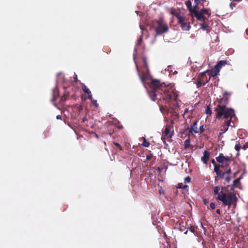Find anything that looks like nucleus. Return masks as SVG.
Segmentation results:
<instances>
[{
    "label": "nucleus",
    "mask_w": 248,
    "mask_h": 248,
    "mask_svg": "<svg viewBox=\"0 0 248 248\" xmlns=\"http://www.w3.org/2000/svg\"><path fill=\"white\" fill-rule=\"evenodd\" d=\"M150 87V97L153 101H156L160 110L165 107H171V100L173 101L172 108L176 109L178 108L180 101L178 99V93L175 89L167 87L164 83H161L157 79H153Z\"/></svg>",
    "instance_id": "obj_1"
},
{
    "label": "nucleus",
    "mask_w": 248,
    "mask_h": 248,
    "mask_svg": "<svg viewBox=\"0 0 248 248\" xmlns=\"http://www.w3.org/2000/svg\"><path fill=\"white\" fill-rule=\"evenodd\" d=\"M214 194L217 195L216 200L222 202V205L227 206L228 209H230L231 206L235 208L236 206L238 199L233 193H226L224 192L227 190L225 187L216 186L213 187Z\"/></svg>",
    "instance_id": "obj_2"
},
{
    "label": "nucleus",
    "mask_w": 248,
    "mask_h": 248,
    "mask_svg": "<svg viewBox=\"0 0 248 248\" xmlns=\"http://www.w3.org/2000/svg\"><path fill=\"white\" fill-rule=\"evenodd\" d=\"M216 112V118H218L223 117L225 119V121H229L233 124V119H235L234 111L231 108H220V109H215Z\"/></svg>",
    "instance_id": "obj_3"
},
{
    "label": "nucleus",
    "mask_w": 248,
    "mask_h": 248,
    "mask_svg": "<svg viewBox=\"0 0 248 248\" xmlns=\"http://www.w3.org/2000/svg\"><path fill=\"white\" fill-rule=\"evenodd\" d=\"M152 26L155 28L157 35L166 33L169 31L167 24L162 18H160L158 20H153Z\"/></svg>",
    "instance_id": "obj_4"
},
{
    "label": "nucleus",
    "mask_w": 248,
    "mask_h": 248,
    "mask_svg": "<svg viewBox=\"0 0 248 248\" xmlns=\"http://www.w3.org/2000/svg\"><path fill=\"white\" fill-rule=\"evenodd\" d=\"M178 22L180 25L182 29L184 31H188L190 28V21L192 20V18L190 19L188 18V16H176ZM193 17V16H191Z\"/></svg>",
    "instance_id": "obj_5"
},
{
    "label": "nucleus",
    "mask_w": 248,
    "mask_h": 248,
    "mask_svg": "<svg viewBox=\"0 0 248 248\" xmlns=\"http://www.w3.org/2000/svg\"><path fill=\"white\" fill-rule=\"evenodd\" d=\"M174 133L173 127L170 125H166L164 131L163 133V135L161 137V140L163 141L164 144H167L166 143V139L169 138L171 140L172 136Z\"/></svg>",
    "instance_id": "obj_6"
},
{
    "label": "nucleus",
    "mask_w": 248,
    "mask_h": 248,
    "mask_svg": "<svg viewBox=\"0 0 248 248\" xmlns=\"http://www.w3.org/2000/svg\"><path fill=\"white\" fill-rule=\"evenodd\" d=\"M228 93L225 92L223 97L218 100V104L215 109H220V108H227L226 105L228 102Z\"/></svg>",
    "instance_id": "obj_7"
},
{
    "label": "nucleus",
    "mask_w": 248,
    "mask_h": 248,
    "mask_svg": "<svg viewBox=\"0 0 248 248\" xmlns=\"http://www.w3.org/2000/svg\"><path fill=\"white\" fill-rule=\"evenodd\" d=\"M205 3H202V6L201 7L200 9L196 11L194 16H204V15L210 16L211 14V10L209 8H205Z\"/></svg>",
    "instance_id": "obj_8"
},
{
    "label": "nucleus",
    "mask_w": 248,
    "mask_h": 248,
    "mask_svg": "<svg viewBox=\"0 0 248 248\" xmlns=\"http://www.w3.org/2000/svg\"><path fill=\"white\" fill-rule=\"evenodd\" d=\"M185 4L189 12L191 14V16H193L192 14L194 15L195 13H196V11L199 9L197 6H194L193 7L192 6L191 2L189 0L186 1Z\"/></svg>",
    "instance_id": "obj_9"
},
{
    "label": "nucleus",
    "mask_w": 248,
    "mask_h": 248,
    "mask_svg": "<svg viewBox=\"0 0 248 248\" xmlns=\"http://www.w3.org/2000/svg\"><path fill=\"white\" fill-rule=\"evenodd\" d=\"M229 126L232 127L234 126V124H232L229 121H225L224 124L220 127L219 135L223 134L227 131Z\"/></svg>",
    "instance_id": "obj_10"
},
{
    "label": "nucleus",
    "mask_w": 248,
    "mask_h": 248,
    "mask_svg": "<svg viewBox=\"0 0 248 248\" xmlns=\"http://www.w3.org/2000/svg\"><path fill=\"white\" fill-rule=\"evenodd\" d=\"M197 20L199 21L203 22L201 23V28L203 30H208L207 28L209 27L208 24L206 22V16H195Z\"/></svg>",
    "instance_id": "obj_11"
},
{
    "label": "nucleus",
    "mask_w": 248,
    "mask_h": 248,
    "mask_svg": "<svg viewBox=\"0 0 248 248\" xmlns=\"http://www.w3.org/2000/svg\"><path fill=\"white\" fill-rule=\"evenodd\" d=\"M231 172V169L230 168L225 172H222L221 170H220L217 172V173H216L217 176L215 177V181H218L219 179H222L224 177L226 174H229Z\"/></svg>",
    "instance_id": "obj_12"
},
{
    "label": "nucleus",
    "mask_w": 248,
    "mask_h": 248,
    "mask_svg": "<svg viewBox=\"0 0 248 248\" xmlns=\"http://www.w3.org/2000/svg\"><path fill=\"white\" fill-rule=\"evenodd\" d=\"M219 71L218 70L215 69L214 71L212 70H207L204 72H202V75L207 74L209 77L211 78V77L213 78H217V76L219 73Z\"/></svg>",
    "instance_id": "obj_13"
},
{
    "label": "nucleus",
    "mask_w": 248,
    "mask_h": 248,
    "mask_svg": "<svg viewBox=\"0 0 248 248\" xmlns=\"http://www.w3.org/2000/svg\"><path fill=\"white\" fill-rule=\"evenodd\" d=\"M198 78L202 83V84L205 85L210 79L209 77H207L206 74L202 75V73L199 76Z\"/></svg>",
    "instance_id": "obj_14"
},
{
    "label": "nucleus",
    "mask_w": 248,
    "mask_h": 248,
    "mask_svg": "<svg viewBox=\"0 0 248 248\" xmlns=\"http://www.w3.org/2000/svg\"><path fill=\"white\" fill-rule=\"evenodd\" d=\"M210 157V152L205 150L203 153V155L202 157V161L205 164L207 163V162L209 159Z\"/></svg>",
    "instance_id": "obj_15"
},
{
    "label": "nucleus",
    "mask_w": 248,
    "mask_h": 248,
    "mask_svg": "<svg viewBox=\"0 0 248 248\" xmlns=\"http://www.w3.org/2000/svg\"><path fill=\"white\" fill-rule=\"evenodd\" d=\"M227 63V61L226 60H221L218 62L217 63L215 66V69L218 70L220 71V69L222 66H225Z\"/></svg>",
    "instance_id": "obj_16"
},
{
    "label": "nucleus",
    "mask_w": 248,
    "mask_h": 248,
    "mask_svg": "<svg viewBox=\"0 0 248 248\" xmlns=\"http://www.w3.org/2000/svg\"><path fill=\"white\" fill-rule=\"evenodd\" d=\"M189 132L190 133H198L199 132L197 127V121H195L191 126Z\"/></svg>",
    "instance_id": "obj_17"
},
{
    "label": "nucleus",
    "mask_w": 248,
    "mask_h": 248,
    "mask_svg": "<svg viewBox=\"0 0 248 248\" xmlns=\"http://www.w3.org/2000/svg\"><path fill=\"white\" fill-rule=\"evenodd\" d=\"M194 6H197L200 9L201 7L202 6V3H206L207 5L208 4V2L206 0H194Z\"/></svg>",
    "instance_id": "obj_18"
},
{
    "label": "nucleus",
    "mask_w": 248,
    "mask_h": 248,
    "mask_svg": "<svg viewBox=\"0 0 248 248\" xmlns=\"http://www.w3.org/2000/svg\"><path fill=\"white\" fill-rule=\"evenodd\" d=\"M224 158V156L222 154H220L219 156L216 157V158L217 161L220 163H225Z\"/></svg>",
    "instance_id": "obj_19"
},
{
    "label": "nucleus",
    "mask_w": 248,
    "mask_h": 248,
    "mask_svg": "<svg viewBox=\"0 0 248 248\" xmlns=\"http://www.w3.org/2000/svg\"><path fill=\"white\" fill-rule=\"evenodd\" d=\"M81 88L83 91L87 93V94H90L91 93L90 90L88 88V87L83 83H81Z\"/></svg>",
    "instance_id": "obj_20"
},
{
    "label": "nucleus",
    "mask_w": 248,
    "mask_h": 248,
    "mask_svg": "<svg viewBox=\"0 0 248 248\" xmlns=\"http://www.w3.org/2000/svg\"><path fill=\"white\" fill-rule=\"evenodd\" d=\"M240 178L236 179L233 181V184L232 185L231 189H234L235 187H236L238 184H240Z\"/></svg>",
    "instance_id": "obj_21"
},
{
    "label": "nucleus",
    "mask_w": 248,
    "mask_h": 248,
    "mask_svg": "<svg viewBox=\"0 0 248 248\" xmlns=\"http://www.w3.org/2000/svg\"><path fill=\"white\" fill-rule=\"evenodd\" d=\"M190 138L188 137V139H186L184 142V148L185 149H186L190 147Z\"/></svg>",
    "instance_id": "obj_22"
},
{
    "label": "nucleus",
    "mask_w": 248,
    "mask_h": 248,
    "mask_svg": "<svg viewBox=\"0 0 248 248\" xmlns=\"http://www.w3.org/2000/svg\"><path fill=\"white\" fill-rule=\"evenodd\" d=\"M68 96L69 94L68 93H64V94L62 96L61 98V103H63V102H64L67 99Z\"/></svg>",
    "instance_id": "obj_23"
},
{
    "label": "nucleus",
    "mask_w": 248,
    "mask_h": 248,
    "mask_svg": "<svg viewBox=\"0 0 248 248\" xmlns=\"http://www.w3.org/2000/svg\"><path fill=\"white\" fill-rule=\"evenodd\" d=\"M136 68H137V72H138V75H139V76L141 81H142V82H143L145 80V77L142 76L140 75V71H139V68H138V66L137 65H136Z\"/></svg>",
    "instance_id": "obj_24"
},
{
    "label": "nucleus",
    "mask_w": 248,
    "mask_h": 248,
    "mask_svg": "<svg viewBox=\"0 0 248 248\" xmlns=\"http://www.w3.org/2000/svg\"><path fill=\"white\" fill-rule=\"evenodd\" d=\"M223 165H219V164H216V165L215 166V168H214V171L216 172V173H217L218 171H220V167H223Z\"/></svg>",
    "instance_id": "obj_25"
},
{
    "label": "nucleus",
    "mask_w": 248,
    "mask_h": 248,
    "mask_svg": "<svg viewBox=\"0 0 248 248\" xmlns=\"http://www.w3.org/2000/svg\"><path fill=\"white\" fill-rule=\"evenodd\" d=\"M205 85L202 84V83L200 80V79L198 78H197V82L196 83V86L198 88H200L202 86H204Z\"/></svg>",
    "instance_id": "obj_26"
},
{
    "label": "nucleus",
    "mask_w": 248,
    "mask_h": 248,
    "mask_svg": "<svg viewBox=\"0 0 248 248\" xmlns=\"http://www.w3.org/2000/svg\"><path fill=\"white\" fill-rule=\"evenodd\" d=\"M142 145L145 147H148L150 145V143L148 141H147L145 138H144L143 142L142 143Z\"/></svg>",
    "instance_id": "obj_27"
},
{
    "label": "nucleus",
    "mask_w": 248,
    "mask_h": 248,
    "mask_svg": "<svg viewBox=\"0 0 248 248\" xmlns=\"http://www.w3.org/2000/svg\"><path fill=\"white\" fill-rule=\"evenodd\" d=\"M188 186L186 185H184L183 183H179L178 184L177 188H182V189H186L187 188Z\"/></svg>",
    "instance_id": "obj_28"
},
{
    "label": "nucleus",
    "mask_w": 248,
    "mask_h": 248,
    "mask_svg": "<svg viewBox=\"0 0 248 248\" xmlns=\"http://www.w3.org/2000/svg\"><path fill=\"white\" fill-rule=\"evenodd\" d=\"M113 144L119 150L122 151L123 150V147L121 146V145L119 143L114 142Z\"/></svg>",
    "instance_id": "obj_29"
},
{
    "label": "nucleus",
    "mask_w": 248,
    "mask_h": 248,
    "mask_svg": "<svg viewBox=\"0 0 248 248\" xmlns=\"http://www.w3.org/2000/svg\"><path fill=\"white\" fill-rule=\"evenodd\" d=\"M206 114L210 115L212 114V110L209 107H207L206 110Z\"/></svg>",
    "instance_id": "obj_30"
},
{
    "label": "nucleus",
    "mask_w": 248,
    "mask_h": 248,
    "mask_svg": "<svg viewBox=\"0 0 248 248\" xmlns=\"http://www.w3.org/2000/svg\"><path fill=\"white\" fill-rule=\"evenodd\" d=\"M224 162L226 165H228V164L227 163L228 162L230 161L231 160L230 157L229 156H224Z\"/></svg>",
    "instance_id": "obj_31"
},
{
    "label": "nucleus",
    "mask_w": 248,
    "mask_h": 248,
    "mask_svg": "<svg viewBox=\"0 0 248 248\" xmlns=\"http://www.w3.org/2000/svg\"><path fill=\"white\" fill-rule=\"evenodd\" d=\"M248 149V141L246 142L242 147V149L243 150H246Z\"/></svg>",
    "instance_id": "obj_32"
},
{
    "label": "nucleus",
    "mask_w": 248,
    "mask_h": 248,
    "mask_svg": "<svg viewBox=\"0 0 248 248\" xmlns=\"http://www.w3.org/2000/svg\"><path fill=\"white\" fill-rule=\"evenodd\" d=\"M242 147L240 144H236L235 146V150L237 151H239V150H240V149L241 148L242 149Z\"/></svg>",
    "instance_id": "obj_33"
},
{
    "label": "nucleus",
    "mask_w": 248,
    "mask_h": 248,
    "mask_svg": "<svg viewBox=\"0 0 248 248\" xmlns=\"http://www.w3.org/2000/svg\"><path fill=\"white\" fill-rule=\"evenodd\" d=\"M153 155L152 154H149L146 155V159L148 160H150L153 157Z\"/></svg>",
    "instance_id": "obj_34"
},
{
    "label": "nucleus",
    "mask_w": 248,
    "mask_h": 248,
    "mask_svg": "<svg viewBox=\"0 0 248 248\" xmlns=\"http://www.w3.org/2000/svg\"><path fill=\"white\" fill-rule=\"evenodd\" d=\"M190 180L191 178H190V177L187 176L185 179L184 182L185 183H188L190 182Z\"/></svg>",
    "instance_id": "obj_35"
},
{
    "label": "nucleus",
    "mask_w": 248,
    "mask_h": 248,
    "mask_svg": "<svg viewBox=\"0 0 248 248\" xmlns=\"http://www.w3.org/2000/svg\"><path fill=\"white\" fill-rule=\"evenodd\" d=\"M205 130V129H204V125H202L201 126H200V132L202 133H203Z\"/></svg>",
    "instance_id": "obj_36"
},
{
    "label": "nucleus",
    "mask_w": 248,
    "mask_h": 248,
    "mask_svg": "<svg viewBox=\"0 0 248 248\" xmlns=\"http://www.w3.org/2000/svg\"><path fill=\"white\" fill-rule=\"evenodd\" d=\"M210 206L212 209H215L216 208V204L214 202H211L210 203Z\"/></svg>",
    "instance_id": "obj_37"
},
{
    "label": "nucleus",
    "mask_w": 248,
    "mask_h": 248,
    "mask_svg": "<svg viewBox=\"0 0 248 248\" xmlns=\"http://www.w3.org/2000/svg\"><path fill=\"white\" fill-rule=\"evenodd\" d=\"M92 103L93 104V105L95 107H98V103H97V101L95 100H92Z\"/></svg>",
    "instance_id": "obj_38"
},
{
    "label": "nucleus",
    "mask_w": 248,
    "mask_h": 248,
    "mask_svg": "<svg viewBox=\"0 0 248 248\" xmlns=\"http://www.w3.org/2000/svg\"><path fill=\"white\" fill-rule=\"evenodd\" d=\"M225 180L226 181V182L228 183H229L231 181V178L229 175L226 176L225 177Z\"/></svg>",
    "instance_id": "obj_39"
},
{
    "label": "nucleus",
    "mask_w": 248,
    "mask_h": 248,
    "mask_svg": "<svg viewBox=\"0 0 248 248\" xmlns=\"http://www.w3.org/2000/svg\"><path fill=\"white\" fill-rule=\"evenodd\" d=\"M88 94V98L89 99H90L91 101H92V100H93V99L92 95L91 93L90 94Z\"/></svg>",
    "instance_id": "obj_40"
},
{
    "label": "nucleus",
    "mask_w": 248,
    "mask_h": 248,
    "mask_svg": "<svg viewBox=\"0 0 248 248\" xmlns=\"http://www.w3.org/2000/svg\"><path fill=\"white\" fill-rule=\"evenodd\" d=\"M56 119L58 120H62V116L61 115H58L56 116Z\"/></svg>",
    "instance_id": "obj_41"
},
{
    "label": "nucleus",
    "mask_w": 248,
    "mask_h": 248,
    "mask_svg": "<svg viewBox=\"0 0 248 248\" xmlns=\"http://www.w3.org/2000/svg\"><path fill=\"white\" fill-rule=\"evenodd\" d=\"M203 202H204V203L205 204H207L208 203V202H209L208 200L206 199H203Z\"/></svg>",
    "instance_id": "obj_42"
},
{
    "label": "nucleus",
    "mask_w": 248,
    "mask_h": 248,
    "mask_svg": "<svg viewBox=\"0 0 248 248\" xmlns=\"http://www.w3.org/2000/svg\"><path fill=\"white\" fill-rule=\"evenodd\" d=\"M142 36H140V38L138 40V44L140 45V42L142 41Z\"/></svg>",
    "instance_id": "obj_43"
},
{
    "label": "nucleus",
    "mask_w": 248,
    "mask_h": 248,
    "mask_svg": "<svg viewBox=\"0 0 248 248\" xmlns=\"http://www.w3.org/2000/svg\"><path fill=\"white\" fill-rule=\"evenodd\" d=\"M211 162H212V163L213 164H214V166H215V165H216V164H217L216 163V161H215V159H213L211 160Z\"/></svg>",
    "instance_id": "obj_44"
},
{
    "label": "nucleus",
    "mask_w": 248,
    "mask_h": 248,
    "mask_svg": "<svg viewBox=\"0 0 248 248\" xmlns=\"http://www.w3.org/2000/svg\"><path fill=\"white\" fill-rule=\"evenodd\" d=\"M216 213H217V214H220V209H217L216 210Z\"/></svg>",
    "instance_id": "obj_45"
},
{
    "label": "nucleus",
    "mask_w": 248,
    "mask_h": 248,
    "mask_svg": "<svg viewBox=\"0 0 248 248\" xmlns=\"http://www.w3.org/2000/svg\"><path fill=\"white\" fill-rule=\"evenodd\" d=\"M74 80L75 81H77L78 80L77 76L76 75H75V76L74 77Z\"/></svg>",
    "instance_id": "obj_46"
},
{
    "label": "nucleus",
    "mask_w": 248,
    "mask_h": 248,
    "mask_svg": "<svg viewBox=\"0 0 248 248\" xmlns=\"http://www.w3.org/2000/svg\"><path fill=\"white\" fill-rule=\"evenodd\" d=\"M188 110L187 109H186L184 112V114L186 113L187 112Z\"/></svg>",
    "instance_id": "obj_47"
},
{
    "label": "nucleus",
    "mask_w": 248,
    "mask_h": 248,
    "mask_svg": "<svg viewBox=\"0 0 248 248\" xmlns=\"http://www.w3.org/2000/svg\"><path fill=\"white\" fill-rule=\"evenodd\" d=\"M246 33H247V34L248 35V29H247V30H246Z\"/></svg>",
    "instance_id": "obj_48"
},
{
    "label": "nucleus",
    "mask_w": 248,
    "mask_h": 248,
    "mask_svg": "<svg viewBox=\"0 0 248 248\" xmlns=\"http://www.w3.org/2000/svg\"><path fill=\"white\" fill-rule=\"evenodd\" d=\"M187 231H186V232H184V233H185V234H186V233H187Z\"/></svg>",
    "instance_id": "obj_49"
}]
</instances>
